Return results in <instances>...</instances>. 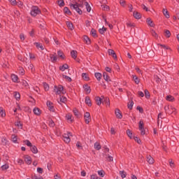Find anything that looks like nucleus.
<instances>
[{
	"instance_id": "29",
	"label": "nucleus",
	"mask_w": 179,
	"mask_h": 179,
	"mask_svg": "<svg viewBox=\"0 0 179 179\" xmlns=\"http://www.w3.org/2000/svg\"><path fill=\"white\" fill-rule=\"evenodd\" d=\"M31 152H32V153H34V154H36V153H38V150H37V147H36V146H31Z\"/></svg>"
},
{
	"instance_id": "3",
	"label": "nucleus",
	"mask_w": 179,
	"mask_h": 179,
	"mask_svg": "<svg viewBox=\"0 0 179 179\" xmlns=\"http://www.w3.org/2000/svg\"><path fill=\"white\" fill-rule=\"evenodd\" d=\"M41 11L37 6H32L31 8V15L34 17H36L37 15H40Z\"/></svg>"
},
{
	"instance_id": "52",
	"label": "nucleus",
	"mask_w": 179,
	"mask_h": 179,
	"mask_svg": "<svg viewBox=\"0 0 179 179\" xmlns=\"http://www.w3.org/2000/svg\"><path fill=\"white\" fill-rule=\"evenodd\" d=\"M59 6H64L65 5V3L64 2V0H59L57 1Z\"/></svg>"
},
{
	"instance_id": "11",
	"label": "nucleus",
	"mask_w": 179,
	"mask_h": 179,
	"mask_svg": "<svg viewBox=\"0 0 179 179\" xmlns=\"http://www.w3.org/2000/svg\"><path fill=\"white\" fill-rule=\"evenodd\" d=\"M115 113L117 118H120V119L122 118V114H121V111L120 110V109H115Z\"/></svg>"
},
{
	"instance_id": "40",
	"label": "nucleus",
	"mask_w": 179,
	"mask_h": 179,
	"mask_svg": "<svg viewBox=\"0 0 179 179\" xmlns=\"http://www.w3.org/2000/svg\"><path fill=\"white\" fill-rule=\"evenodd\" d=\"M64 13H66V15H71V10H69V8L67 7H64Z\"/></svg>"
},
{
	"instance_id": "46",
	"label": "nucleus",
	"mask_w": 179,
	"mask_h": 179,
	"mask_svg": "<svg viewBox=\"0 0 179 179\" xmlns=\"http://www.w3.org/2000/svg\"><path fill=\"white\" fill-rule=\"evenodd\" d=\"M106 29L103 27L99 29V31L100 33V34H103L104 33H106Z\"/></svg>"
},
{
	"instance_id": "58",
	"label": "nucleus",
	"mask_w": 179,
	"mask_h": 179,
	"mask_svg": "<svg viewBox=\"0 0 179 179\" xmlns=\"http://www.w3.org/2000/svg\"><path fill=\"white\" fill-rule=\"evenodd\" d=\"M164 110H165V112H166V113H168V114H171V113L170 112V110H170V107H169V106H165V107H164Z\"/></svg>"
},
{
	"instance_id": "50",
	"label": "nucleus",
	"mask_w": 179,
	"mask_h": 179,
	"mask_svg": "<svg viewBox=\"0 0 179 179\" xmlns=\"http://www.w3.org/2000/svg\"><path fill=\"white\" fill-rule=\"evenodd\" d=\"M14 96H15L16 100H19L20 99V94H19L17 92H15Z\"/></svg>"
},
{
	"instance_id": "6",
	"label": "nucleus",
	"mask_w": 179,
	"mask_h": 179,
	"mask_svg": "<svg viewBox=\"0 0 179 179\" xmlns=\"http://www.w3.org/2000/svg\"><path fill=\"white\" fill-rule=\"evenodd\" d=\"M108 55L113 57L114 59H117V55L115 54V52H114L113 50L109 49L108 50Z\"/></svg>"
},
{
	"instance_id": "54",
	"label": "nucleus",
	"mask_w": 179,
	"mask_h": 179,
	"mask_svg": "<svg viewBox=\"0 0 179 179\" xmlns=\"http://www.w3.org/2000/svg\"><path fill=\"white\" fill-rule=\"evenodd\" d=\"M145 95L147 99H149V97H150V94L149 93V91H148L147 90H145Z\"/></svg>"
},
{
	"instance_id": "60",
	"label": "nucleus",
	"mask_w": 179,
	"mask_h": 179,
	"mask_svg": "<svg viewBox=\"0 0 179 179\" xmlns=\"http://www.w3.org/2000/svg\"><path fill=\"white\" fill-rule=\"evenodd\" d=\"M8 1H9V2H10L11 5L14 6H15V5H16V3H17L16 0H8Z\"/></svg>"
},
{
	"instance_id": "32",
	"label": "nucleus",
	"mask_w": 179,
	"mask_h": 179,
	"mask_svg": "<svg viewBox=\"0 0 179 179\" xmlns=\"http://www.w3.org/2000/svg\"><path fill=\"white\" fill-rule=\"evenodd\" d=\"M83 40H84V41H85V43L87 44H90V39L89 38L88 36H83Z\"/></svg>"
},
{
	"instance_id": "14",
	"label": "nucleus",
	"mask_w": 179,
	"mask_h": 179,
	"mask_svg": "<svg viewBox=\"0 0 179 179\" xmlns=\"http://www.w3.org/2000/svg\"><path fill=\"white\" fill-rule=\"evenodd\" d=\"M147 162L149 163V164H153V163H155V159H153L152 156L149 155L147 157Z\"/></svg>"
},
{
	"instance_id": "64",
	"label": "nucleus",
	"mask_w": 179,
	"mask_h": 179,
	"mask_svg": "<svg viewBox=\"0 0 179 179\" xmlns=\"http://www.w3.org/2000/svg\"><path fill=\"white\" fill-rule=\"evenodd\" d=\"M49 125H50V127H54L55 125V124L54 123V121H52V120H50L49 121Z\"/></svg>"
},
{
	"instance_id": "34",
	"label": "nucleus",
	"mask_w": 179,
	"mask_h": 179,
	"mask_svg": "<svg viewBox=\"0 0 179 179\" xmlns=\"http://www.w3.org/2000/svg\"><path fill=\"white\" fill-rule=\"evenodd\" d=\"M120 175L121 176L122 178H125V177H127V173L124 171H120Z\"/></svg>"
},
{
	"instance_id": "13",
	"label": "nucleus",
	"mask_w": 179,
	"mask_h": 179,
	"mask_svg": "<svg viewBox=\"0 0 179 179\" xmlns=\"http://www.w3.org/2000/svg\"><path fill=\"white\" fill-rule=\"evenodd\" d=\"M11 79L15 83H17L19 82V77L15 74L11 75Z\"/></svg>"
},
{
	"instance_id": "37",
	"label": "nucleus",
	"mask_w": 179,
	"mask_h": 179,
	"mask_svg": "<svg viewBox=\"0 0 179 179\" xmlns=\"http://www.w3.org/2000/svg\"><path fill=\"white\" fill-rule=\"evenodd\" d=\"M15 5H17L18 8H23V2L21 1L18 0Z\"/></svg>"
},
{
	"instance_id": "44",
	"label": "nucleus",
	"mask_w": 179,
	"mask_h": 179,
	"mask_svg": "<svg viewBox=\"0 0 179 179\" xmlns=\"http://www.w3.org/2000/svg\"><path fill=\"white\" fill-rule=\"evenodd\" d=\"M57 55H58L60 58H62V59H64V53H63L62 52L58 51V52H57Z\"/></svg>"
},
{
	"instance_id": "39",
	"label": "nucleus",
	"mask_w": 179,
	"mask_h": 179,
	"mask_svg": "<svg viewBox=\"0 0 179 179\" xmlns=\"http://www.w3.org/2000/svg\"><path fill=\"white\" fill-rule=\"evenodd\" d=\"M84 90L86 91V93L89 94L90 93V87L85 85L84 86Z\"/></svg>"
},
{
	"instance_id": "45",
	"label": "nucleus",
	"mask_w": 179,
	"mask_h": 179,
	"mask_svg": "<svg viewBox=\"0 0 179 179\" xmlns=\"http://www.w3.org/2000/svg\"><path fill=\"white\" fill-rule=\"evenodd\" d=\"M74 115L77 117V118H79V111H78L76 109H73V110Z\"/></svg>"
},
{
	"instance_id": "20",
	"label": "nucleus",
	"mask_w": 179,
	"mask_h": 179,
	"mask_svg": "<svg viewBox=\"0 0 179 179\" xmlns=\"http://www.w3.org/2000/svg\"><path fill=\"white\" fill-rule=\"evenodd\" d=\"M51 62H57L58 61V57L54 55H50Z\"/></svg>"
},
{
	"instance_id": "8",
	"label": "nucleus",
	"mask_w": 179,
	"mask_h": 179,
	"mask_svg": "<svg viewBox=\"0 0 179 179\" xmlns=\"http://www.w3.org/2000/svg\"><path fill=\"white\" fill-rule=\"evenodd\" d=\"M147 24L150 26V27H155V22L150 18H147L146 20Z\"/></svg>"
},
{
	"instance_id": "26",
	"label": "nucleus",
	"mask_w": 179,
	"mask_h": 179,
	"mask_svg": "<svg viewBox=\"0 0 179 179\" xmlns=\"http://www.w3.org/2000/svg\"><path fill=\"white\" fill-rule=\"evenodd\" d=\"M85 103L89 106V107L92 106V101H90V98L87 96L85 98Z\"/></svg>"
},
{
	"instance_id": "27",
	"label": "nucleus",
	"mask_w": 179,
	"mask_h": 179,
	"mask_svg": "<svg viewBox=\"0 0 179 179\" xmlns=\"http://www.w3.org/2000/svg\"><path fill=\"white\" fill-rule=\"evenodd\" d=\"M77 54H78V52H76V50H72L71 52V55L72 58H73L74 59H76Z\"/></svg>"
},
{
	"instance_id": "41",
	"label": "nucleus",
	"mask_w": 179,
	"mask_h": 179,
	"mask_svg": "<svg viewBox=\"0 0 179 179\" xmlns=\"http://www.w3.org/2000/svg\"><path fill=\"white\" fill-rule=\"evenodd\" d=\"M0 115L1 117H5L6 115V114L3 111V108H0Z\"/></svg>"
},
{
	"instance_id": "59",
	"label": "nucleus",
	"mask_w": 179,
	"mask_h": 179,
	"mask_svg": "<svg viewBox=\"0 0 179 179\" xmlns=\"http://www.w3.org/2000/svg\"><path fill=\"white\" fill-rule=\"evenodd\" d=\"M91 34H92V36L93 37H96V30L92 29V31H91Z\"/></svg>"
},
{
	"instance_id": "36",
	"label": "nucleus",
	"mask_w": 179,
	"mask_h": 179,
	"mask_svg": "<svg viewBox=\"0 0 179 179\" xmlns=\"http://www.w3.org/2000/svg\"><path fill=\"white\" fill-rule=\"evenodd\" d=\"M143 128H145L143 127V120H141L139 122V124H138V129L141 130V129H143Z\"/></svg>"
},
{
	"instance_id": "43",
	"label": "nucleus",
	"mask_w": 179,
	"mask_h": 179,
	"mask_svg": "<svg viewBox=\"0 0 179 179\" xmlns=\"http://www.w3.org/2000/svg\"><path fill=\"white\" fill-rule=\"evenodd\" d=\"M24 143L27 145V146H29V148H31V143L29 140H26L24 141Z\"/></svg>"
},
{
	"instance_id": "4",
	"label": "nucleus",
	"mask_w": 179,
	"mask_h": 179,
	"mask_svg": "<svg viewBox=\"0 0 179 179\" xmlns=\"http://www.w3.org/2000/svg\"><path fill=\"white\" fill-rule=\"evenodd\" d=\"M71 136H72V134L69 132L65 133L63 135V140L66 143H69L71 142Z\"/></svg>"
},
{
	"instance_id": "10",
	"label": "nucleus",
	"mask_w": 179,
	"mask_h": 179,
	"mask_svg": "<svg viewBox=\"0 0 179 179\" xmlns=\"http://www.w3.org/2000/svg\"><path fill=\"white\" fill-rule=\"evenodd\" d=\"M46 104H47V106L48 107L50 111H54L55 110L54 105L52 103L51 101H48Z\"/></svg>"
},
{
	"instance_id": "33",
	"label": "nucleus",
	"mask_w": 179,
	"mask_h": 179,
	"mask_svg": "<svg viewBox=\"0 0 179 179\" xmlns=\"http://www.w3.org/2000/svg\"><path fill=\"white\" fill-rule=\"evenodd\" d=\"M131 77L133 78L135 83H136V85H138L139 83V78H138V77L136 76H131Z\"/></svg>"
},
{
	"instance_id": "47",
	"label": "nucleus",
	"mask_w": 179,
	"mask_h": 179,
	"mask_svg": "<svg viewBox=\"0 0 179 179\" xmlns=\"http://www.w3.org/2000/svg\"><path fill=\"white\" fill-rule=\"evenodd\" d=\"M12 141L14 143H16L17 142V137L15 135H13L12 136Z\"/></svg>"
},
{
	"instance_id": "56",
	"label": "nucleus",
	"mask_w": 179,
	"mask_h": 179,
	"mask_svg": "<svg viewBox=\"0 0 179 179\" xmlns=\"http://www.w3.org/2000/svg\"><path fill=\"white\" fill-rule=\"evenodd\" d=\"M141 131V135H145L146 134V130L145 129V127L140 129Z\"/></svg>"
},
{
	"instance_id": "62",
	"label": "nucleus",
	"mask_w": 179,
	"mask_h": 179,
	"mask_svg": "<svg viewBox=\"0 0 179 179\" xmlns=\"http://www.w3.org/2000/svg\"><path fill=\"white\" fill-rule=\"evenodd\" d=\"M99 176L97 175H92L90 179H99Z\"/></svg>"
},
{
	"instance_id": "48",
	"label": "nucleus",
	"mask_w": 179,
	"mask_h": 179,
	"mask_svg": "<svg viewBox=\"0 0 179 179\" xmlns=\"http://www.w3.org/2000/svg\"><path fill=\"white\" fill-rule=\"evenodd\" d=\"M98 175L100 176V177H104L105 173L104 171H98Z\"/></svg>"
},
{
	"instance_id": "21",
	"label": "nucleus",
	"mask_w": 179,
	"mask_h": 179,
	"mask_svg": "<svg viewBox=\"0 0 179 179\" xmlns=\"http://www.w3.org/2000/svg\"><path fill=\"white\" fill-rule=\"evenodd\" d=\"M35 45L38 48V50H44V45H43V44H41L39 43H36Z\"/></svg>"
},
{
	"instance_id": "63",
	"label": "nucleus",
	"mask_w": 179,
	"mask_h": 179,
	"mask_svg": "<svg viewBox=\"0 0 179 179\" xmlns=\"http://www.w3.org/2000/svg\"><path fill=\"white\" fill-rule=\"evenodd\" d=\"M27 66H28V69H29V71H33V64H27Z\"/></svg>"
},
{
	"instance_id": "42",
	"label": "nucleus",
	"mask_w": 179,
	"mask_h": 179,
	"mask_svg": "<svg viewBox=\"0 0 179 179\" xmlns=\"http://www.w3.org/2000/svg\"><path fill=\"white\" fill-rule=\"evenodd\" d=\"M43 87H44V90L48 92V90H50V86H48V84L47 83H43Z\"/></svg>"
},
{
	"instance_id": "12",
	"label": "nucleus",
	"mask_w": 179,
	"mask_h": 179,
	"mask_svg": "<svg viewBox=\"0 0 179 179\" xmlns=\"http://www.w3.org/2000/svg\"><path fill=\"white\" fill-rule=\"evenodd\" d=\"M103 77L104 80H106V82H111V79H110V76H108V74H107V73L104 72L103 73Z\"/></svg>"
},
{
	"instance_id": "23",
	"label": "nucleus",
	"mask_w": 179,
	"mask_h": 179,
	"mask_svg": "<svg viewBox=\"0 0 179 179\" xmlns=\"http://www.w3.org/2000/svg\"><path fill=\"white\" fill-rule=\"evenodd\" d=\"M163 15L166 17V19L170 18V15L169 14V11H167L165 8L162 10Z\"/></svg>"
},
{
	"instance_id": "53",
	"label": "nucleus",
	"mask_w": 179,
	"mask_h": 179,
	"mask_svg": "<svg viewBox=\"0 0 179 179\" xmlns=\"http://www.w3.org/2000/svg\"><path fill=\"white\" fill-rule=\"evenodd\" d=\"M165 36H166V37H167L169 38V37H170V36H171V34L170 33V31L166 30L165 31Z\"/></svg>"
},
{
	"instance_id": "30",
	"label": "nucleus",
	"mask_w": 179,
	"mask_h": 179,
	"mask_svg": "<svg viewBox=\"0 0 179 179\" xmlns=\"http://www.w3.org/2000/svg\"><path fill=\"white\" fill-rule=\"evenodd\" d=\"M63 79H65V80H66L67 82H72V78H71V77L66 76V75H63L62 76Z\"/></svg>"
},
{
	"instance_id": "2",
	"label": "nucleus",
	"mask_w": 179,
	"mask_h": 179,
	"mask_svg": "<svg viewBox=\"0 0 179 179\" xmlns=\"http://www.w3.org/2000/svg\"><path fill=\"white\" fill-rule=\"evenodd\" d=\"M54 92L56 94H65V93H66V92L64 90L62 85L55 86Z\"/></svg>"
},
{
	"instance_id": "18",
	"label": "nucleus",
	"mask_w": 179,
	"mask_h": 179,
	"mask_svg": "<svg viewBox=\"0 0 179 179\" xmlns=\"http://www.w3.org/2000/svg\"><path fill=\"white\" fill-rule=\"evenodd\" d=\"M33 111L36 115H40L41 114V110L38 108H34Z\"/></svg>"
},
{
	"instance_id": "7",
	"label": "nucleus",
	"mask_w": 179,
	"mask_h": 179,
	"mask_svg": "<svg viewBox=\"0 0 179 179\" xmlns=\"http://www.w3.org/2000/svg\"><path fill=\"white\" fill-rule=\"evenodd\" d=\"M24 159L26 164H30L31 163V157L29 155H25L24 157Z\"/></svg>"
},
{
	"instance_id": "51",
	"label": "nucleus",
	"mask_w": 179,
	"mask_h": 179,
	"mask_svg": "<svg viewBox=\"0 0 179 179\" xmlns=\"http://www.w3.org/2000/svg\"><path fill=\"white\" fill-rule=\"evenodd\" d=\"M8 169H9V165L8 164H5L1 166V170L3 171L8 170Z\"/></svg>"
},
{
	"instance_id": "15",
	"label": "nucleus",
	"mask_w": 179,
	"mask_h": 179,
	"mask_svg": "<svg viewBox=\"0 0 179 179\" xmlns=\"http://www.w3.org/2000/svg\"><path fill=\"white\" fill-rule=\"evenodd\" d=\"M166 100L167 101H171V102H173L176 100V99L174 98V96H171V95H168L166 96Z\"/></svg>"
},
{
	"instance_id": "28",
	"label": "nucleus",
	"mask_w": 179,
	"mask_h": 179,
	"mask_svg": "<svg viewBox=\"0 0 179 179\" xmlns=\"http://www.w3.org/2000/svg\"><path fill=\"white\" fill-rule=\"evenodd\" d=\"M85 6L87 9V12H90L92 10V7H90V5H89V3L85 2Z\"/></svg>"
},
{
	"instance_id": "17",
	"label": "nucleus",
	"mask_w": 179,
	"mask_h": 179,
	"mask_svg": "<svg viewBox=\"0 0 179 179\" xmlns=\"http://www.w3.org/2000/svg\"><path fill=\"white\" fill-rule=\"evenodd\" d=\"M95 101H96L97 106H101V103H103V99H101V98H100L99 96H96L95 98Z\"/></svg>"
},
{
	"instance_id": "16",
	"label": "nucleus",
	"mask_w": 179,
	"mask_h": 179,
	"mask_svg": "<svg viewBox=\"0 0 179 179\" xmlns=\"http://www.w3.org/2000/svg\"><path fill=\"white\" fill-rule=\"evenodd\" d=\"M133 16L135 19H141V13H138V11H134Z\"/></svg>"
},
{
	"instance_id": "49",
	"label": "nucleus",
	"mask_w": 179,
	"mask_h": 179,
	"mask_svg": "<svg viewBox=\"0 0 179 179\" xmlns=\"http://www.w3.org/2000/svg\"><path fill=\"white\" fill-rule=\"evenodd\" d=\"M151 34L153 37H155V38H157L158 36L157 34L156 33V31H155V30H152L151 31Z\"/></svg>"
},
{
	"instance_id": "31",
	"label": "nucleus",
	"mask_w": 179,
	"mask_h": 179,
	"mask_svg": "<svg viewBox=\"0 0 179 179\" xmlns=\"http://www.w3.org/2000/svg\"><path fill=\"white\" fill-rule=\"evenodd\" d=\"M94 149H96V150H100L101 149V145H100V143H94Z\"/></svg>"
},
{
	"instance_id": "19",
	"label": "nucleus",
	"mask_w": 179,
	"mask_h": 179,
	"mask_svg": "<svg viewBox=\"0 0 179 179\" xmlns=\"http://www.w3.org/2000/svg\"><path fill=\"white\" fill-rule=\"evenodd\" d=\"M66 24L68 27V29H69V30H73V24H72V22L67 21L66 22Z\"/></svg>"
},
{
	"instance_id": "35",
	"label": "nucleus",
	"mask_w": 179,
	"mask_h": 179,
	"mask_svg": "<svg viewBox=\"0 0 179 179\" xmlns=\"http://www.w3.org/2000/svg\"><path fill=\"white\" fill-rule=\"evenodd\" d=\"M82 76H83V79L84 80H89V76L87 74H86L85 73H83L82 74Z\"/></svg>"
},
{
	"instance_id": "38",
	"label": "nucleus",
	"mask_w": 179,
	"mask_h": 179,
	"mask_svg": "<svg viewBox=\"0 0 179 179\" xmlns=\"http://www.w3.org/2000/svg\"><path fill=\"white\" fill-rule=\"evenodd\" d=\"M127 107L129 110H132V107H134V101H131L129 103H128Z\"/></svg>"
},
{
	"instance_id": "61",
	"label": "nucleus",
	"mask_w": 179,
	"mask_h": 179,
	"mask_svg": "<svg viewBox=\"0 0 179 179\" xmlns=\"http://www.w3.org/2000/svg\"><path fill=\"white\" fill-rule=\"evenodd\" d=\"M32 179H43V178L41 176L35 175V176H32Z\"/></svg>"
},
{
	"instance_id": "55",
	"label": "nucleus",
	"mask_w": 179,
	"mask_h": 179,
	"mask_svg": "<svg viewBox=\"0 0 179 179\" xmlns=\"http://www.w3.org/2000/svg\"><path fill=\"white\" fill-rule=\"evenodd\" d=\"M1 143H2L3 145H7V144H8V141L6 140V138H3L1 139Z\"/></svg>"
},
{
	"instance_id": "9",
	"label": "nucleus",
	"mask_w": 179,
	"mask_h": 179,
	"mask_svg": "<svg viewBox=\"0 0 179 179\" xmlns=\"http://www.w3.org/2000/svg\"><path fill=\"white\" fill-rule=\"evenodd\" d=\"M66 97L65 96H60L59 100L58 101V103L61 104L62 106V104H65V103H66Z\"/></svg>"
},
{
	"instance_id": "1",
	"label": "nucleus",
	"mask_w": 179,
	"mask_h": 179,
	"mask_svg": "<svg viewBox=\"0 0 179 179\" xmlns=\"http://www.w3.org/2000/svg\"><path fill=\"white\" fill-rule=\"evenodd\" d=\"M71 9L76 10L79 15H82V10L80 8H83V3H76V4H70Z\"/></svg>"
},
{
	"instance_id": "57",
	"label": "nucleus",
	"mask_w": 179,
	"mask_h": 179,
	"mask_svg": "<svg viewBox=\"0 0 179 179\" xmlns=\"http://www.w3.org/2000/svg\"><path fill=\"white\" fill-rule=\"evenodd\" d=\"M20 38L21 41H24V39L26 38V36L23 34H21L20 35Z\"/></svg>"
},
{
	"instance_id": "22",
	"label": "nucleus",
	"mask_w": 179,
	"mask_h": 179,
	"mask_svg": "<svg viewBox=\"0 0 179 179\" xmlns=\"http://www.w3.org/2000/svg\"><path fill=\"white\" fill-rule=\"evenodd\" d=\"M102 76H103V75H101V73H95V78L97 80H99V82H100V80H101V77Z\"/></svg>"
},
{
	"instance_id": "5",
	"label": "nucleus",
	"mask_w": 179,
	"mask_h": 179,
	"mask_svg": "<svg viewBox=\"0 0 179 179\" xmlns=\"http://www.w3.org/2000/svg\"><path fill=\"white\" fill-rule=\"evenodd\" d=\"M84 119L86 124H89V122L92 121V117H90V113L89 112L85 113Z\"/></svg>"
},
{
	"instance_id": "25",
	"label": "nucleus",
	"mask_w": 179,
	"mask_h": 179,
	"mask_svg": "<svg viewBox=\"0 0 179 179\" xmlns=\"http://www.w3.org/2000/svg\"><path fill=\"white\" fill-rule=\"evenodd\" d=\"M66 119L67 121H69V122H72V121H73V119H72V115L70 113L66 115Z\"/></svg>"
},
{
	"instance_id": "24",
	"label": "nucleus",
	"mask_w": 179,
	"mask_h": 179,
	"mask_svg": "<svg viewBox=\"0 0 179 179\" xmlns=\"http://www.w3.org/2000/svg\"><path fill=\"white\" fill-rule=\"evenodd\" d=\"M69 68V66H68V64H65L63 66L59 67L60 71H62V72H64V71H65L66 69H68Z\"/></svg>"
}]
</instances>
